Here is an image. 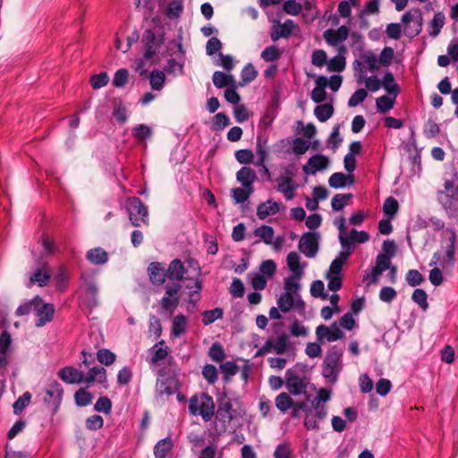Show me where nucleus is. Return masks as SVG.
Listing matches in <instances>:
<instances>
[{"mask_svg": "<svg viewBox=\"0 0 458 458\" xmlns=\"http://www.w3.org/2000/svg\"><path fill=\"white\" fill-rule=\"evenodd\" d=\"M55 313V307L50 303H43L41 301V304H38L36 307L35 315L37 317L35 326L37 327H41L45 326L47 323L53 320Z\"/></svg>", "mask_w": 458, "mask_h": 458, "instance_id": "nucleus-17", "label": "nucleus"}, {"mask_svg": "<svg viewBox=\"0 0 458 458\" xmlns=\"http://www.w3.org/2000/svg\"><path fill=\"white\" fill-rule=\"evenodd\" d=\"M126 208L129 214V219L133 226L140 227L142 225L148 224V207L137 197L127 199Z\"/></svg>", "mask_w": 458, "mask_h": 458, "instance_id": "nucleus-4", "label": "nucleus"}, {"mask_svg": "<svg viewBox=\"0 0 458 458\" xmlns=\"http://www.w3.org/2000/svg\"><path fill=\"white\" fill-rule=\"evenodd\" d=\"M349 254L342 250L339 255L332 261L327 276H341L343 265L346 262Z\"/></svg>", "mask_w": 458, "mask_h": 458, "instance_id": "nucleus-37", "label": "nucleus"}, {"mask_svg": "<svg viewBox=\"0 0 458 458\" xmlns=\"http://www.w3.org/2000/svg\"><path fill=\"white\" fill-rule=\"evenodd\" d=\"M139 38L140 35L137 33V31H133L131 35L127 37L117 33L115 37V47L122 52L126 53L131 48V45Z\"/></svg>", "mask_w": 458, "mask_h": 458, "instance_id": "nucleus-28", "label": "nucleus"}, {"mask_svg": "<svg viewBox=\"0 0 458 458\" xmlns=\"http://www.w3.org/2000/svg\"><path fill=\"white\" fill-rule=\"evenodd\" d=\"M352 197L351 193L348 194H336L331 200L332 208L335 211L342 210L347 204L349 199Z\"/></svg>", "mask_w": 458, "mask_h": 458, "instance_id": "nucleus-55", "label": "nucleus"}, {"mask_svg": "<svg viewBox=\"0 0 458 458\" xmlns=\"http://www.w3.org/2000/svg\"><path fill=\"white\" fill-rule=\"evenodd\" d=\"M294 402L286 393H281L276 398V406L282 412L287 411L290 408L293 407Z\"/></svg>", "mask_w": 458, "mask_h": 458, "instance_id": "nucleus-47", "label": "nucleus"}, {"mask_svg": "<svg viewBox=\"0 0 458 458\" xmlns=\"http://www.w3.org/2000/svg\"><path fill=\"white\" fill-rule=\"evenodd\" d=\"M298 188V184L292 177H284L277 185V191L282 192L286 199L291 200L294 197V191Z\"/></svg>", "mask_w": 458, "mask_h": 458, "instance_id": "nucleus-32", "label": "nucleus"}, {"mask_svg": "<svg viewBox=\"0 0 458 458\" xmlns=\"http://www.w3.org/2000/svg\"><path fill=\"white\" fill-rule=\"evenodd\" d=\"M221 372L224 375L225 380L229 381L231 377L237 374L239 370L238 365L233 361H226L220 365Z\"/></svg>", "mask_w": 458, "mask_h": 458, "instance_id": "nucleus-58", "label": "nucleus"}, {"mask_svg": "<svg viewBox=\"0 0 458 458\" xmlns=\"http://www.w3.org/2000/svg\"><path fill=\"white\" fill-rule=\"evenodd\" d=\"M302 276H290L284 279V292L300 297L298 292L301 289L300 279Z\"/></svg>", "mask_w": 458, "mask_h": 458, "instance_id": "nucleus-41", "label": "nucleus"}, {"mask_svg": "<svg viewBox=\"0 0 458 458\" xmlns=\"http://www.w3.org/2000/svg\"><path fill=\"white\" fill-rule=\"evenodd\" d=\"M12 342L13 340L10 333L4 330L0 335V369H6L9 363L8 358Z\"/></svg>", "mask_w": 458, "mask_h": 458, "instance_id": "nucleus-20", "label": "nucleus"}, {"mask_svg": "<svg viewBox=\"0 0 458 458\" xmlns=\"http://www.w3.org/2000/svg\"><path fill=\"white\" fill-rule=\"evenodd\" d=\"M150 281L155 284H163L167 277V269L159 262H152L148 267Z\"/></svg>", "mask_w": 458, "mask_h": 458, "instance_id": "nucleus-21", "label": "nucleus"}, {"mask_svg": "<svg viewBox=\"0 0 458 458\" xmlns=\"http://www.w3.org/2000/svg\"><path fill=\"white\" fill-rule=\"evenodd\" d=\"M343 352L335 347L331 348L323 361L322 374L330 383H335L343 369Z\"/></svg>", "mask_w": 458, "mask_h": 458, "instance_id": "nucleus-3", "label": "nucleus"}, {"mask_svg": "<svg viewBox=\"0 0 458 458\" xmlns=\"http://www.w3.org/2000/svg\"><path fill=\"white\" fill-rule=\"evenodd\" d=\"M222 317L223 310L221 308H215L210 310H205L202 313V322L205 326H208Z\"/></svg>", "mask_w": 458, "mask_h": 458, "instance_id": "nucleus-52", "label": "nucleus"}, {"mask_svg": "<svg viewBox=\"0 0 458 458\" xmlns=\"http://www.w3.org/2000/svg\"><path fill=\"white\" fill-rule=\"evenodd\" d=\"M257 75H258V72L255 70L254 66L251 64H248L242 70L241 78H242V82L240 83V85L243 86L247 83L251 82L252 81H254L256 79Z\"/></svg>", "mask_w": 458, "mask_h": 458, "instance_id": "nucleus-56", "label": "nucleus"}, {"mask_svg": "<svg viewBox=\"0 0 458 458\" xmlns=\"http://www.w3.org/2000/svg\"><path fill=\"white\" fill-rule=\"evenodd\" d=\"M349 30H325L324 38L327 43L332 47H337L340 54L346 52V47L343 43L347 39Z\"/></svg>", "mask_w": 458, "mask_h": 458, "instance_id": "nucleus-16", "label": "nucleus"}, {"mask_svg": "<svg viewBox=\"0 0 458 458\" xmlns=\"http://www.w3.org/2000/svg\"><path fill=\"white\" fill-rule=\"evenodd\" d=\"M278 212L279 204L272 199L260 203L257 208V216L259 219H265L268 216L276 215Z\"/></svg>", "mask_w": 458, "mask_h": 458, "instance_id": "nucleus-30", "label": "nucleus"}, {"mask_svg": "<svg viewBox=\"0 0 458 458\" xmlns=\"http://www.w3.org/2000/svg\"><path fill=\"white\" fill-rule=\"evenodd\" d=\"M183 10L182 0H173L169 3L166 9V15L170 19H175L179 17Z\"/></svg>", "mask_w": 458, "mask_h": 458, "instance_id": "nucleus-57", "label": "nucleus"}, {"mask_svg": "<svg viewBox=\"0 0 458 458\" xmlns=\"http://www.w3.org/2000/svg\"><path fill=\"white\" fill-rule=\"evenodd\" d=\"M327 409L326 405H311V408L306 410L304 427L308 430L318 429L319 423L327 417Z\"/></svg>", "mask_w": 458, "mask_h": 458, "instance_id": "nucleus-7", "label": "nucleus"}, {"mask_svg": "<svg viewBox=\"0 0 458 458\" xmlns=\"http://www.w3.org/2000/svg\"><path fill=\"white\" fill-rule=\"evenodd\" d=\"M181 289L179 284L165 286V296L160 301V305L164 312L170 316L174 312L179 305L178 293Z\"/></svg>", "mask_w": 458, "mask_h": 458, "instance_id": "nucleus-10", "label": "nucleus"}, {"mask_svg": "<svg viewBox=\"0 0 458 458\" xmlns=\"http://www.w3.org/2000/svg\"><path fill=\"white\" fill-rule=\"evenodd\" d=\"M38 304H41V298L38 296H36L33 299H31L30 301L21 304L16 310V315L17 316H24V315L30 313L31 311L35 312L36 307Z\"/></svg>", "mask_w": 458, "mask_h": 458, "instance_id": "nucleus-42", "label": "nucleus"}, {"mask_svg": "<svg viewBox=\"0 0 458 458\" xmlns=\"http://www.w3.org/2000/svg\"><path fill=\"white\" fill-rule=\"evenodd\" d=\"M253 234L259 239V241L255 242V243H259L260 241H262L266 244H272L275 236V231L273 227L269 225H261L254 230Z\"/></svg>", "mask_w": 458, "mask_h": 458, "instance_id": "nucleus-34", "label": "nucleus"}, {"mask_svg": "<svg viewBox=\"0 0 458 458\" xmlns=\"http://www.w3.org/2000/svg\"><path fill=\"white\" fill-rule=\"evenodd\" d=\"M438 201L449 216H454L458 210V194L449 195L443 191L438 193Z\"/></svg>", "mask_w": 458, "mask_h": 458, "instance_id": "nucleus-22", "label": "nucleus"}, {"mask_svg": "<svg viewBox=\"0 0 458 458\" xmlns=\"http://www.w3.org/2000/svg\"><path fill=\"white\" fill-rule=\"evenodd\" d=\"M369 240V234L367 232L356 229H352L345 236L339 237L343 250L349 255L353 251L355 243H364Z\"/></svg>", "mask_w": 458, "mask_h": 458, "instance_id": "nucleus-8", "label": "nucleus"}, {"mask_svg": "<svg viewBox=\"0 0 458 458\" xmlns=\"http://www.w3.org/2000/svg\"><path fill=\"white\" fill-rule=\"evenodd\" d=\"M319 234L314 232L304 233L299 241L298 249L307 258H315L318 251Z\"/></svg>", "mask_w": 458, "mask_h": 458, "instance_id": "nucleus-6", "label": "nucleus"}, {"mask_svg": "<svg viewBox=\"0 0 458 458\" xmlns=\"http://www.w3.org/2000/svg\"><path fill=\"white\" fill-rule=\"evenodd\" d=\"M193 286L187 284L186 288L191 290L189 293V302L196 304V302L199 300V292L202 288V282L199 277H197L193 280Z\"/></svg>", "mask_w": 458, "mask_h": 458, "instance_id": "nucleus-54", "label": "nucleus"}, {"mask_svg": "<svg viewBox=\"0 0 458 458\" xmlns=\"http://www.w3.org/2000/svg\"><path fill=\"white\" fill-rule=\"evenodd\" d=\"M314 114L320 122L327 121L334 114V107L330 104H323L315 107Z\"/></svg>", "mask_w": 458, "mask_h": 458, "instance_id": "nucleus-44", "label": "nucleus"}, {"mask_svg": "<svg viewBox=\"0 0 458 458\" xmlns=\"http://www.w3.org/2000/svg\"><path fill=\"white\" fill-rule=\"evenodd\" d=\"M174 447V441L170 437L159 440L154 446L156 458H166Z\"/></svg>", "mask_w": 458, "mask_h": 458, "instance_id": "nucleus-31", "label": "nucleus"}, {"mask_svg": "<svg viewBox=\"0 0 458 458\" xmlns=\"http://www.w3.org/2000/svg\"><path fill=\"white\" fill-rule=\"evenodd\" d=\"M156 390L158 395H172L174 393V380L172 378L157 379Z\"/></svg>", "mask_w": 458, "mask_h": 458, "instance_id": "nucleus-40", "label": "nucleus"}, {"mask_svg": "<svg viewBox=\"0 0 458 458\" xmlns=\"http://www.w3.org/2000/svg\"><path fill=\"white\" fill-rule=\"evenodd\" d=\"M285 381L286 388L290 394L299 395L306 392L307 383L297 375L294 369H289L286 370Z\"/></svg>", "mask_w": 458, "mask_h": 458, "instance_id": "nucleus-13", "label": "nucleus"}, {"mask_svg": "<svg viewBox=\"0 0 458 458\" xmlns=\"http://www.w3.org/2000/svg\"><path fill=\"white\" fill-rule=\"evenodd\" d=\"M81 305L83 309L91 311L98 305V289L95 281L93 279H86L83 277V283L81 284Z\"/></svg>", "mask_w": 458, "mask_h": 458, "instance_id": "nucleus-5", "label": "nucleus"}, {"mask_svg": "<svg viewBox=\"0 0 458 458\" xmlns=\"http://www.w3.org/2000/svg\"><path fill=\"white\" fill-rule=\"evenodd\" d=\"M327 64L329 72H342L345 68V57L339 53L330 59Z\"/></svg>", "mask_w": 458, "mask_h": 458, "instance_id": "nucleus-53", "label": "nucleus"}, {"mask_svg": "<svg viewBox=\"0 0 458 458\" xmlns=\"http://www.w3.org/2000/svg\"><path fill=\"white\" fill-rule=\"evenodd\" d=\"M398 208L399 205L397 200L393 197H388L384 202L383 211L386 216L393 217L398 211Z\"/></svg>", "mask_w": 458, "mask_h": 458, "instance_id": "nucleus-64", "label": "nucleus"}, {"mask_svg": "<svg viewBox=\"0 0 458 458\" xmlns=\"http://www.w3.org/2000/svg\"><path fill=\"white\" fill-rule=\"evenodd\" d=\"M64 395V388L57 381H52L46 389L45 403L51 407L53 414L56 413Z\"/></svg>", "mask_w": 458, "mask_h": 458, "instance_id": "nucleus-9", "label": "nucleus"}, {"mask_svg": "<svg viewBox=\"0 0 458 458\" xmlns=\"http://www.w3.org/2000/svg\"><path fill=\"white\" fill-rule=\"evenodd\" d=\"M187 318L184 315L179 314L173 318L172 321V335L174 337H180L186 332Z\"/></svg>", "mask_w": 458, "mask_h": 458, "instance_id": "nucleus-36", "label": "nucleus"}, {"mask_svg": "<svg viewBox=\"0 0 458 458\" xmlns=\"http://www.w3.org/2000/svg\"><path fill=\"white\" fill-rule=\"evenodd\" d=\"M369 15L360 11L357 16L352 18L348 21L347 24L349 27H359L360 29L369 26V21L368 17Z\"/></svg>", "mask_w": 458, "mask_h": 458, "instance_id": "nucleus-60", "label": "nucleus"}, {"mask_svg": "<svg viewBox=\"0 0 458 458\" xmlns=\"http://www.w3.org/2000/svg\"><path fill=\"white\" fill-rule=\"evenodd\" d=\"M316 335L318 342L322 343L324 340L327 342H335L343 339L344 336V332L340 329L337 322H334L330 327L319 325L316 328Z\"/></svg>", "mask_w": 458, "mask_h": 458, "instance_id": "nucleus-12", "label": "nucleus"}, {"mask_svg": "<svg viewBox=\"0 0 458 458\" xmlns=\"http://www.w3.org/2000/svg\"><path fill=\"white\" fill-rule=\"evenodd\" d=\"M330 165V160L327 156L316 154L310 157L306 165L302 166L305 174H316L317 172L326 170Z\"/></svg>", "mask_w": 458, "mask_h": 458, "instance_id": "nucleus-14", "label": "nucleus"}, {"mask_svg": "<svg viewBox=\"0 0 458 458\" xmlns=\"http://www.w3.org/2000/svg\"><path fill=\"white\" fill-rule=\"evenodd\" d=\"M165 71L174 76L182 75L183 73V63L171 58L167 61Z\"/></svg>", "mask_w": 458, "mask_h": 458, "instance_id": "nucleus-62", "label": "nucleus"}, {"mask_svg": "<svg viewBox=\"0 0 458 458\" xmlns=\"http://www.w3.org/2000/svg\"><path fill=\"white\" fill-rule=\"evenodd\" d=\"M458 244L456 233L452 229H446L442 234L441 250L434 252L429 266L438 263L443 268H453L456 262L455 250Z\"/></svg>", "mask_w": 458, "mask_h": 458, "instance_id": "nucleus-1", "label": "nucleus"}, {"mask_svg": "<svg viewBox=\"0 0 458 458\" xmlns=\"http://www.w3.org/2000/svg\"><path fill=\"white\" fill-rule=\"evenodd\" d=\"M286 262L289 269L291 270L293 276H303L304 269L307 267V263L301 262V257L297 252H290L286 257Z\"/></svg>", "mask_w": 458, "mask_h": 458, "instance_id": "nucleus-24", "label": "nucleus"}, {"mask_svg": "<svg viewBox=\"0 0 458 458\" xmlns=\"http://www.w3.org/2000/svg\"><path fill=\"white\" fill-rule=\"evenodd\" d=\"M212 81L214 85L217 89H222L224 87H230L235 84V79L233 75L225 73L220 71H216L213 73Z\"/></svg>", "mask_w": 458, "mask_h": 458, "instance_id": "nucleus-33", "label": "nucleus"}, {"mask_svg": "<svg viewBox=\"0 0 458 458\" xmlns=\"http://www.w3.org/2000/svg\"><path fill=\"white\" fill-rule=\"evenodd\" d=\"M158 61L157 54L152 50H143V55L135 60L134 69L141 76H147L148 69Z\"/></svg>", "mask_w": 458, "mask_h": 458, "instance_id": "nucleus-15", "label": "nucleus"}, {"mask_svg": "<svg viewBox=\"0 0 458 458\" xmlns=\"http://www.w3.org/2000/svg\"><path fill=\"white\" fill-rule=\"evenodd\" d=\"M427 293L423 289H415L411 299L414 302H416L423 310H426L428 307V303L427 301Z\"/></svg>", "mask_w": 458, "mask_h": 458, "instance_id": "nucleus-63", "label": "nucleus"}, {"mask_svg": "<svg viewBox=\"0 0 458 458\" xmlns=\"http://www.w3.org/2000/svg\"><path fill=\"white\" fill-rule=\"evenodd\" d=\"M316 87L312 89L310 98L315 103H321L327 98L325 88L327 87V78L326 76H318L316 79Z\"/></svg>", "mask_w": 458, "mask_h": 458, "instance_id": "nucleus-25", "label": "nucleus"}, {"mask_svg": "<svg viewBox=\"0 0 458 458\" xmlns=\"http://www.w3.org/2000/svg\"><path fill=\"white\" fill-rule=\"evenodd\" d=\"M257 160L254 162L256 166H259L266 163L268 157V151L265 142H262L260 138H258L256 144Z\"/></svg>", "mask_w": 458, "mask_h": 458, "instance_id": "nucleus-46", "label": "nucleus"}, {"mask_svg": "<svg viewBox=\"0 0 458 458\" xmlns=\"http://www.w3.org/2000/svg\"><path fill=\"white\" fill-rule=\"evenodd\" d=\"M382 87L389 95H394L395 98L399 93V86L394 82V77L391 72H386L383 77Z\"/></svg>", "mask_w": 458, "mask_h": 458, "instance_id": "nucleus-38", "label": "nucleus"}, {"mask_svg": "<svg viewBox=\"0 0 458 458\" xmlns=\"http://www.w3.org/2000/svg\"><path fill=\"white\" fill-rule=\"evenodd\" d=\"M165 80V72L155 70L149 74V83L154 90H161L164 87Z\"/></svg>", "mask_w": 458, "mask_h": 458, "instance_id": "nucleus-48", "label": "nucleus"}, {"mask_svg": "<svg viewBox=\"0 0 458 458\" xmlns=\"http://www.w3.org/2000/svg\"><path fill=\"white\" fill-rule=\"evenodd\" d=\"M84 383L89 386L94 382L104 383L106 380V371L103 367H93L84 374Z\"/></svg>", "mask_w": 458, "mask_h": 458, "instance_id": "nucleus-27", "label": "nucleus"}, {"mask_svg": "<svg viewBox=\"0 0 458 458\" xmlns=\"http://www.w3.org/2000/svg\"><path fill=\"white\" fill-rule=\"evenodd\" d=\"M87 259L95 265H104L108 260V254L102 248L89 250L86 255Z\"/></svg>", "mask_w": 458, "mask_h": 458, "instance_id": "nucleus-35", "label": "nucleus"}, {"mask_svg": "<svg viewBox=\"0 0 458 458\" xmlns=\"http://www.w3.org/2000/svg\"><path fill=\"white\" fill-rule=\"evenodd\" d=\"M131 131L132 136L140 141H144L145 140L150 138L152 135L151 128L145 124H139L133 127Z\"/></svg>", "mask_w": 458, "mask_h": 458, "instance_id": "nucleus-51", "label": "nucleus"}, {"mask_svg": "<svg viewBox=\"0 0 458 458\" xmlns=\"http://www.w3.org/2000/svg\"><path fill=\"white\" fill-rule=\"evenodd\" d=\"M185 273L186 269L180 259H175L171 261L167 268V277L169 279L181 281Z\"/></svg>", "mask_w": 458, "mask_h": 458, "instance_id": "nucleus-29", "label": "nucleus"}, {"mask_svg": "<svg viewBox=\"0 0 458 458\" xmlns=\"http://www.w3.org/2000/svg\"><path fill=\"white\" fill-rule=\"evenodd\" d=\"M253 192L254 189L235 188L232 191V197L236 203L240 204L245 202Z\"/></svg>", "mask_w": 458, "mask_h": 458, "instance_id": "nucleus-59", "label": "nucleus"}, {"mask_svg": "<svg viewBox=\"0 0 458 458\" xmlns=\"http://www.w3.org/2000/svg\"><path fill=\"white\" fill-rule=\"evenodd\" d=\"M353 175H345L343 173H334L328 179L330 187L334 189L344 188L345 186L353 184Z\"/></svg>", "mask_w": 458, "mask_h": 458, "instance_id": "nucleus-26", "label": "nucleus"}, {"mask_svg": "<svg viewBox=\"0 0 458 458\" xmlns=\"http://www.w3.org/2000/svg\"><path fill=\"white\" fill-rule=\"evenodd\" d=\"M274 458H294V450L291 444L284 442L276 445Z\"/></svg>", "mask_w": 458, "mask_h": 458, "instance_id": "nucleus-43", "label": "nucleus"}, {"mask_svg": "<svg viewBox=\"0 0 458 458\" xmlns=\"http://www.w3.org/2000/svg\"><path fill=\"white\" fill-rule=\"evenodd\" d=\"M98 360L106 365L109 366L115 361V354L107 349H100L97 352Z\"/></svg>", "mask_w": 458, "mask_h": 458, "instance_id": "nucleus-61", "label": "nucleus"}, {"mask_svg": "<svg viewBox=\"0 0 458 458\" xmlns=\"http://www.w3.org/2000/svg\"><path fill=\"white\" fill-rule=\"evenodd\" d=\"M394 95L392 97L389 96H381L376 99V106L377 111L381 114H386L390 111L394 105Z\"/></svg>", "mask_w": 458, "mask_h": 458, "instance_id": "nucleus-45", "label": "nucleus"}, {"mask_svg": "<svg viewBox=\"0 0 458 458\" xmlns=\"http://www.w3.org/2000/svg\"><path fill=\"white\" fill-rule=\"evenodd\" d=\"M189 412L192 416H201L204 421H210L215 413V403L208 394H194L189 400Z\"/></svg>", "mask_w": 458, "mask_h": 458, "instance_id": "nucleus-2", "label": "nucleus"}, {"mask_svg": "<svg viewBox=\"0 0 458 458\" xmlns=\"http://www.w3.org/2000/svg\"><path fill=\"white\" fill-rule=\"evenodd\" d=\"M236 179L245 189H254L253 183L258 176L252 168L243 166L237 172Z\"/></svg>", "mask_w": 458, "mask_h": 458, "instance_id": "nucleus-23", "label": "nucleus"}, {"mask_svg": "<svg viewBox=\"0 0 458 458\" xmlns=\"http://www.w3.org/2000/svg\"><path fill=\"white\" fill-rule=\"evenodd\" d=\"M277 306L282 312H287L294 306L297 309H303L304 301L301 297L284 292L277 300Z\"/></svg>", "mask_w": 458, "mask_h": 458, "instance_id": "nucleus-18", "label": "nucleus"}, {"mask_svg": "<svg viewBox=\"0 0 458 458\" xmlns=\"http://www.w3.org/2000/svg\"><path fill=\"white\" fill-rule=\"evenodd\" d=\"M31 401V394L30 392H25L21 396H20L13 403V413L15 415H19L22 412V411L30 403Z\"/></svg>", "mask_w": 458, "mask_h": 458, "instance_id": "nucleus-49", "label": "nucleus"}, {"mask_svg": "<svg viewBox=\"0 0 458 458\" xmlns=\"http://www.w3.org/2000/svg\"><path fill=\"white\" fill-rule=\"evenodd\" d=\"M50 274L45 267L38 268L30 277V284H37L39 286H45L48 284Z\"/></svg>", "mask_w": 458, "mask_h": 458, "instance_id": "nucleus-39", "label": "nucleus"}, {"mask_svg": "<svg viewBox=\"0 0 458 458\" xmlns=\"http://www.w3.org/2000/svg\"><path fill=\"white\" fill-rule=\"evenodd\" d=\"M93 395L84 388H80L74 394L75 403L80 407H84L91 403Z\"/></svg>", "mask_w": 458, "mask_h": 458, "instance_id": "nucleus-50", "label": "nucleus"}, {"mask_svg": "<svg viewBox=\"0 0 458 458\" xmlns=\"http://www.w3.org/2000/svg\"><path fill=\"white\" fill-rule=\"evenodd\" d=\"M164 42L163 30H144V34L141 36L142 50H152L158 54Z\"/></svg>", "mask_w": 458, "mask_h": 458, "instance_id": "nucleus-11", "label": "nucleus"}, {"mask_svg": "<svg viewBox=\"0 0 458 458\" xmlns=\"http://www.w3.org/2000/svg\"><path fill=\"white\" fill-rule=\"evenodd\" d=\"M58 377L66 384H81L84 383V373L76 368L67 366L58 371Z\"/></svg>", "mask_w": 458, "mask_h": 458, "instance_id": "nucleus-19", "label": "nucleus"}]
</instances>
